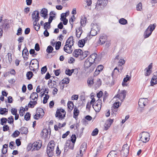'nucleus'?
I'll return each mask as SVG.
<instances>
[{"label": "nucleus", "mask_w": 157, "mask_h": 157, "mask_svg": "<svg viewBox=\"0 0 157 157\" xmlns=\"http://www.w3.org/2000/svg\"><path fill=\"white\" fill-rule=\"evenodd\" d=\"M105 6L103 5H99L97 3L95 9L98 11L101 10H103Z\"/></svg>", "instance_id": "4c0bfd02"}, {"label": "nucleus", "mask_w": 157, "mask_h": 157, "mask_svg": "<svg viewBox=\"0 0 157 157\" xmlns=\"http://www.w3.org/2000/svg\"><path fill=\"white\" fill-rule=\"evenodd\" d=\"M89 54V53L88 51H86L83 52H82V53L80 57V59L82 60L84 59Z\"/></svg>", "instance_id": "7c9ffc66"}, {"label": "nucleus", "mask_w": 157, "mask_h": 157, "mask_svg": "<svg viewBox=\"0 0 157 157\" xmlns=\"http://www.w3.org/2000/svg\"><path fill=\"white\" fill-rule=\"evenodd\" d=\"M38 97V95L35 92L32 93L30 96V98L32 100H34L35 99H37Z\"/></svg>", "instance_id": "72a5a7b5"}, {"label": "nucleus", "mask_w": 157, "mask_h": 157, "mask_svg": "<svg viewBox=\"0 0 157 157\" xmlns=\"http://www.w3.org/2000/svg\"><path fill=\"white\" fill-rule=\"evenodd\" d=\"M31 114L29 112L26 113L24 116V118L26 121H29L30 118Z\"/></svg>", "instance_id": "c03bdc74"}, {"label": "nucleus", "mask_w": 157, "mask_h": 157, "mask_svg": "<svg viewBox=\"0 0 157 157\" xmlns=\"http://www.w3.org/2000/svg\"><path fill=\"white\" fill-rule=\"evenodd\" d=\"M150 136L149 133L146 132H142L140 134V140L143 141V143H145L149 140Z\"/></svg>", "instance_id": "f03ea898"}, {"label": "nucleus", "mask_w": 157, "mask_h": 157, "mask_svg": "<svg viewBox=\"0 0 157 157\" xmlns=\"http://www.w3.org/2000/svg\"><path fill=\"white\" fill-rule=\"evenodd\" d=\"M95 104L92 105V106L96 112H99L101 109L102 101L101 100H98Z\"/></svg>", "instance_id": "423d86ee"}, {"label": "nucleus", "mask_w": 157, "mask_h": 157, "mask_svg": "<svg viewBox=\"0 0 157 157\" xmlns=\"http://www.w3.org/2000/svg\"><path fill=\"white\" fill-rule=\"evenodd\" d=\"M69 0H57V4H62L63 6H67L66 2Z\"/></svg>", "instance_id": "2f4dec72"}, {"label": "nucleus", "mask_w": 157, "mask_h": 157, "mask_svg": "<svg viewBox=\"0 0 157 157\" xmlns=\"http://www.w3.org/2000/svg\"><path fill=\"white\" fill-rule=\"evenodd\" d=\"M119 22L122 25H124L127 24L128 22L127 20L124 18H121L119 20Z\"/></svg>", "instance_id": "ea45409f"}, {"label": "nucleus", "mask_w": 157, "mask_h": 157, "mask_svg": "<svg viewBox=\"0 0 157 157\" xmlns=\"http://www.w3.org/2000/svg\"><path fill=\"white\" fill-rule=\"evenodd\" d=\"M47 153L49 157H52L53 155V150L54 148H47Z\"/></svg>", "instance_id": "dca6fc26"}, {"label": "nucleus", "mask_w": 157, "mask_h": 157, "mask_svg": "<svg viewBox=\"0 0 157 157\" xmlns=\"http://www.w3.org/2000/svg\"><path fill=\"white\" fill-rule=\"evenodd\" d=\"M152 63H151L149 65L147 68L145 69L144 71L146 70V72L145 73L146 76H148L150 74L151 72V69H152Z\"/></svg>", "instance_id": "ddd939ff"}, {"label": "nucleus", "mask_w": 157, "mask_h": 157, "mask_svg": "<svg viewBox=\"0 0 157 157\" xmlns=\"http://www.w3.org/2000/svg\"><path fill=\"white\" fill-rule=\"evenodd\" d=\"M74 43V41L73 37V36H71L66 41L65 46H66L67 45L69 44H73V45Z\"/></svg>", "instance_id": "2eb2a0df"}, {"label": "nucleus", "mask_w": 157, "mask_h": 157, "mask_svg": "<svg viewBox=\"0 0 157 157\" xmlns=\"http://www.w3.org/2000/svg\"><path fill=\"white\" fill-rule=\"evenodd\" d=\"M146 99V98H142L139 99L138 102V105L140 107L142 108L145 106V105L143 104V102H144V101Z\"/></svg>", "instance_id": "bb28decb"}, {"label": "nucleus", "mask_w": 157, "mask_h": 157, "mask_svg": "<svg viewBox=\"0 0 157 157\" xmlns=\"http://www.w3.org/2000/svg\"><path fill=\"white\" fill-rule=\"evenodd\" d=\"M129 152V148H122L120 151L121 155L122 157H126Z\"/></svg>", "instance_id": "9d476101"}, {"label": "nucleus", "mask_w": 157, "mask_h": 157, "mask_svg": "<svg viewBox=\"0 0 157 157\" xmlns=\"http://www.w3.org/2000/svg\"><path fill=\"white\" fill-rule=\"evenodd\" d=\"M86 18L85 16H83L81 17L80 24L82 26H84L86 23Z\"/></svg>", "instance_id": "5701e85b"}, {"label": "nucleus", "mask_w": 157, "mask_h": 157, "mask_svg": "<svg viewBox=\"0 0 157 157\" xmlns=\"http://www.w3.org/2000/svg\"><path fill=\"white\" fill-rule=\"evenodd\" d=\"M119 72V71L117 67H115L112 73V76L113 78V76L115 74H117V73Z\"/></svg>", "instance_id": "a18cd8bd"}, {"label": "nucleus", "mask_w": 157, "mask_h": 157, "mask_svg": "<svg viewBox=\"0 0 157 157\" xmlns=\"http://www.w3.org/2000/svg\"><path fill=\"white\" fill-rule=\"evenodd\" d=\"M72 46H73V44L67 45L66 46H65V45L63 48L64 51L67 53H71L73 51L72 48Z\"/></svg>", "instance_id": "9b49d317"}, {"label": "nucleus", "mask_w": 157, "mask_h": 157, "mask_svg": "<svg viewBox=\"0 0 157 157\" xmlns=\"http://www.w3.org/2000/svg\"><path fill=\"white\" fill-rule=\"evenodd\" d=\"M53 49V48L51 46L49 45L47 47L46 51L48 53H50L52 52Z\"/></svg>", "instance_id": "37998d69"}, {"label": "nucleus", "mask_w": 157, "mask_h": 157, "mask_svg": "<svg viewBox=\"0 0 157 157\" xmlns=\"http://www.w3.org/2000/svg\"><path fill=\"white\" fill-rule=\"evenodd\" d=\"M8 112V109L6 108H0V114L2 115H3L6 113Z\"/></svg>", "instance_id": "a19ab883"}, {"label": "nucleus", "mask_w": 157, "mask_h": 157, "mask_svg": "<svg viewBox=\"0 0 157 157\" xmlns=\"http://www.w3.org/2000/svg\"><path fill=\"white\" fill-rule=\"evenodd\" d=\"M65 74L69 76H71L72 75L71 71L70 69H67L65 71Z\"/></svg>", "instance_id": "338daca9"}, {"label": "nucleus", "mask_w": 157, "mask_h": 157, "mask_svg": "<svg viewBox=\"0 0 157 157\" xmlns=\"http://www.w3.org/2000/svg\"><path fill=\"white\" fill-rule=\"evenodd\" d=\"M55 116L56 117H58L59 119H61V120L64 119L65 117H63V115L61 113L60 110H59V109H58L57 110Z\"/></svg>", "instance_id": "a211bd4d"}, {"label": "nucleus", "mask_w": 157, "mask_h": 157, "mask_svg": "<svg viewBox=\"0 0 157 157\" xmlns=\"http://www.w3.org/2000/svg\"><path fill=\"white\" fill-rule=\"evenodd\" d=\"M40 13L43 14V16L44 19L47 18V16L48 15V10L45 8L42 9Z\"/></svg>", "instance_id": "c756f323"}, {"label": "nucleus", "mask_w": 157, "mask_h": 157, "mask_svg": "<svg viewBox=\"0 0 157 157\" xmlns=\"http://www.w3.org/2000/svg\"><path fill=\"white\" fill-rule=\"evenodd\" d=\"M150 32H151V31H150L149 29H148V28L147 29L144 33V38H147L151 35L149 34Z\"/></svg>", "instance_id": "e433bc0d"}, {"label": "nucleus", "mask_w": 157, "mask_h": 157, "mask_svg": "<svg viewBox=\"0 0 157 157\" xmlns=\"http://www.w3.org/2000/svg\"><path fill=\"white\" fill-rule=\"evenodd\" d=\"M22 29L21 28H19L17 30L16 34L17 36H19L22 34Z\"/></svg>", "instance_id": "774afa93"}, {"label": "nucleus", "mask_w": 157, "mask_h": 157, "mask_svg": "<svg viewBox=\"0 0 157 157\" xmlns=\"http://www.w3.org/2000/svg\"><path fill=\"white\" fill-rule=\"evenodd\" d=\"M97 55L96 53H94L91 54L88 58V59L93 64L95 60L97 58Z\"/></svg>", "instance_id": "f8f14e48"}, {"label": "nucleus", "mask_w": 157, "mask_h": 157, "mask_svg": "<svg viewBox=\"0 0 157 157\" xmlns=\"http://www.w3.org/2000/svg\"><path fill=\"white\" fill-rule=\"evenodd\" d=\"M61 44V42L60 41H59L56 42L55 48L56 50H58L60 48Z\"/></svg>", "instance_id": "de8ad7c7"}, {"label": "nucleus", "mask_w": 157, "mask_h": 157, "mask_svg": "<svg viewBox=\"0 0 157 157\" xmlns=\"http://www.w3.org/2000/svg\"><path fill=\"white\" fill-rule=\"evenodd\" d=\"M142 8V3L141 2H140L136 5V10L137 11H141Z\"/></svg>", "instance_id": "5fc2aeb1"}, {"label": "nucleus", "mask_w": 157, "mask_h": 157, "mask_svg": "<svg viewBox=\"0 0 157 157\" xmlns=\"http://www.w3.org/2000/svg\"><path fill=\"white\" fill-rule=\"evenodd\" d=\"M10 25L7 22H4L3 25H2V28L4 30L6 31L9 28Z\"/></svg>", "instance_id": "f704fd0d"}, {"label": "nucleus", "mask_w": 157, "mask_h": 157, "mask_svg": "<svg viewBox=\"0 0 157 157\" xmlns=\"http://www.w3.org/2000/svg\"><path fill=\"white\" fill-rule=\"evenodd\" d=\"M23 54H25L26 56H28L29 55L28 51L26 47H25L22 51V56L23 58H25V56H23Z\"/></svg>", "instance_id": "49530a36"}, {"label": "nucleus", "mask_w": 157, "mask_h": 157, "mask_svg": "<svg viewBox=\"0 0 157 157\" xmlns=\"http://www.w3.org/2000/svg\"><path fill=\"white\" fill-rule=\"evenodd\" d=\"M120 150H112L107 155V157H113L114 155H116L117 153L120 152Z\"/></svg>", "instance_id": "f3484780"}, {"label": "nucleus", "mask_w": 157, "mask_h": 157, "mask_svg": "<svg viewBox=\"0 0 157 157\" xmlns=\"http://www.w3.org/2000/svg\"><path fill=\"white\" fill-rule=\"evenodd\" d=\"M127 92L125 90H121L120 92H118L117 95L115 96L114 98H118L122 101H123L125 98Z\"/></svg>", "instance_id": "39448f33"}, {"label": "nucleus", "mask_w": 157, "mask_h": 157, "mask_svg": "<svg viewBox=\"0 0 157 157\" xmlns=\"http://www.w3.org/2000/svg\"><path fill=\"white\" fill-rule=\"evenodd\" d=\"M45 95V96L43 100V103L44 104H46L47 102V101L49 97V95L47 94H46Z\"/></svg>", "instance_id": "6e6d98bb"}, {"label": "nucleus", "mask_w": 157, "mask_h": 157, "mask_svg": "<svg viewBox=\"0 0 157 157\" xmlns=\"http://www.w3.org/2000/svg\"><path fill=\"white\" fill-rule=\"evenodd\" d=\"M82 51L80 49H75L73 53V56L75 57H78L79 56H81Z\"/></svg>", "instance_id": "4468645a"}, {"label": "nucleus", "mask_w": 157, "mask_h": 157, "mask_svg": "<svg viewBox=\"0 0 157 157\" xmlns=\"http://www.w3.org/2000/svg\"><path fill=\"white\" fill-rule=\"evenodd\" d=\"M11 112L13 115H15L17 114V110L15 108H13L11 109Z\"/></svg>", "instance_id": "69168bd1"}, {"label": "nucleus", "mask_w": 157, "mask_h": 157, "mask_svg": "<svg viewBox=\"0 0 157 157\" xmlns=\"http://www.w3.org/2000/svg\"><path fill=\"white\" fill-rule=\"evenodd\" d=\"M48 23H49L48 22L45 23L44 26V29H49L50 28L51 24L49 23V24L48 23Z\"/></svg>", "instance_id": "864d4df0"}, {"label": "nucleus", "mask_w": 157, "mask_h": 157, "mask_svg": "<svg viewBox=\"0 0 157 157\" xmlns=\"http://www.w3.org/2000/svg\"><path fill=\"white\" fill-rule=\"evenodd\" d=\"M93 63L89 60L87 59L85 62L84 64V67L85 68H88L91 67Z\"/></svg>", "instance_id": "aec40b11"}, {"label": "nucleus", "mask_w": 157, "mask_h": 157, "mask_svg": "<svg viewBox=\"0 0 157 157\" xmlns=\"http://www.w3.org/2000/svg\"><path fill=\"white\" fill-rule=\"evenodd\" d=\"M94 28H92L89 33L90 35L92 36H95L97 33V31H99L100 29V28L98 25H95L93 27Z\"/></svg>", "instance_id": "6e6552de"}, {"label": "nucleus", "mask_w": 157, "mask_h": 157, "mask_svg": "<svg viewBox=\"0 0 157 157\" xmlns=\"http://www.w3.org/2000/svg\"><path fill=\"white\" fill-rule=\"evenodd\" d=\"M55 147V142L53 140H51L48 143L47 147Z\"/></svg>", "instance_id": "8fccbe9b"}, {"label": "nucleus", "mask_w": 157, "mask_h": 157, "mask_svg": "<svg viewBox=\"0 0 157 157\" xmlns=\"http://www.w3.org/2000/svg\"><path fill=\"white\" fill-rule=\"evenodd\" d=\"M79 113V111L76 107L74 108L73 112V118L77 119V118Z\"/></svg>", "instance_id": "a878e982"}, {"label": "nucleus", "mask_w": 157, "mask_h": 157, "mask_svg": "<svg viewBox=\"0 0 157 157\" xmlns=\"http://www.w3.org/2000/svg\"><path fill=\"white\" fill-rule=\"evenodd\" d=\"M119 102H116L114 103L113 107L114 109H117L120 106V104L121 105V104L119 103Z\"/></svg>", "instance_id": "13d9d810"}, {"label": "nucleus", "mask_w": 157, "mask_h": 157, "mask_svg": "<svg viewBox=\"0 0 157 157\" xmlns=\"http://www.w3.org/2000/svg\"><path fill=\"white\" fill-rule=\"evenodd\" d=\"M131 77H130L128 75H127L126 77L124 78L123 80V81L122 82V85L123 86H127V84L125 83L128 81L130 80Z\"/></svg>", "instance_id": "c85d7f7f"}, {"label": "nucleus", "mask_w": 157, "mask_h": 157, "mask_svg": "<svg viewBox=\"0 0 157 157\" xmlns=\"http://www.w3.org/2000/svg\"><path fill=\"white\" fill-rule=\"evenodd\" d=\"M20 133V132L17 130H16L12 134V136L14 137H17L19 135Z\"/></svg>", "instance_id": "e2e57ef3"}, {"label": "nucleus", "mask_w": 157, "mask_h": 157, "mask_svg": "<svg viewBox=\"0 0 157 157\" xmlns=\"http://www.w3.org/2000/svg\"><path fill=\"white\" fill-rule=\"evenodd\" d=\"M20 131L21 134H27L28 132V128L25 127H22L19 129Z\"/></svg>", "instance_id": "4be33fe9"}, {"label": "nucleus", "mask_w": 157, "mask_h": 157, "mask_svg": "<svg viewBox=\"0 0 157 157\" xmlns=\"http://www.w3.org/2000/svg\"><path fill=\"white\" fill-rule=\"evenodd\" d=\"M97 3L99 5H103L105 6L107 4V0H98Z\"/></svg>", "instance_id": "473e14b6"}, {"label": "nucleus", "mask_w": 157, "mask_h": 157, "mask_svg": "<svg viewBox=\"0 0 157 157\" xmlns=\"http://www.w3.org/2000/svg\"><path fill=\"white\" fill-rule=\"evenodd\" d=\"M7 120L6 118L3 117L1 119V124L2 125H4V123H6Z\"/></svg>", "instance_id": "bf43d9fd"}, {"label": "nucleus", "mask_w": 157, "mask_h": 157, "mask_svg": "<svg viewBox=\"0 0 157 157\" xmlns=\"http://www.w3.org/2000/svg\"><path fill=\"white\" fill-rule=\"evenodd\" d=\"M155 27V24L153 25H150L147 27V29L148 28V29H149L151 31L149 34L151 35V34L152 32L154 30Z\"/></svg>", "instance_id": "c9c22d12"}, {"label": "nucleus", "mask_w": 157, "mask_h": 157, "mask_svg": "<svg viewBox=\"0 0 157 157\" xmlns=\"http://www.w3.org/2000/svg\"><path fill=\"white\" fill-rule=\"evenodd\" d=\"M47 71V67L46 66H45L41 68V71L42 74H43L45 73Z\"/></svg>", "instance_id": "052dcab7"}, {"label": "nucleus", "mask_w": 157, "mask_h": 157, "mask_svg": "<svg viewBox=\"0 0 157 157\" xmlns=\"http://www.w3.org/2000/svg\"><path fill=\"white\" fill-rule=\"evenodd\" d=\"M76 140L75 134H73L71 137V140H68L66 143V146L67 147H74Z\"/></svg>", "instance_id": "7ed1b4c3"}, {"label": "nucleus", "mask_w": 157, "mask_h": 157, "mask_svg": "<svg viewBox=\"0 0 157 157\" xmlns=\"http://www.w3.org/2000/svg\"><path fill=\"white\" fill-rule=\"evenodd\" d=\"M26 75L27 79L30 80L33 77V74L32 71H29L27 72Z\"/></svg>", "instance_id": "58836bf2"}, {"label": "nucleus", "mask_w": 157, "mask_h": 157, "mask_svg": "<svg viewBox=\"0 0 157 157\" xmlns=\"http://www.w3.org/2000/svg\"><path fill=\"white\" fill-rule=\"evenodd\" d=\"M70 79L68 78H63L62 80V84H67L69 83Z\"/></svg>", "instance_id": "09e8293b"}, {"label": "nucleus", "mask_w": 157, "mask_h": 157, "mask_svg": "<svg viewBox=\"0 0 157 157\" xmlns=\"http://www.w3.org/2000/svg\"><path fill=\"white\" fill-rule=\"evenodd\" d=\"M32 18L33 19H35V21L34 22L33 25L35 26L37 25V22L39 20L40 17H39V13L36 10L33 11L32 14Z\"/></svg>", "instance_id": "20e7f679"}, {"label": "nucleus", "mask_w": 157, "mask_h": 157, "mask_svg": "<svg viewBox=\"0 0 157 157\" xmlns=\"http://www.w3.org/2000/svg\"><path fill=\"white\" fill-rule=\"evenodd\" d=\"M86 150L85 148H80L79 152L78 153L79 154H83L85 152Z\"/></svg>", "instance_id": "0e129e2a"}, {"label": "nucleus", "mask_w": 157, "mask_h": 157, "mask_svg": "<svg viewBox=\"0 0 157 157\" xmlns=\"http://www.w3.org/2000/svg\"><path fill=\"white\" fill-rule=\"evenodd\" d=\"M82 33V27L81 26L79 27L78 29H76V36L79 38L80 37Z\"/></svg>", "instance_id": "b1692460"}, {"label": "nucleus", "mask_w": 157, "mask_h": 157, "mask_svg": "<svg viewBox=\"0 0 157 157\" xmlns=\"http://www.w3.org/2000/svg\"><path fill=\"white\" fill-rule=\"evenodd\" d=\"M68 111L70 112L74 108V105L73 102L71 101H68L67 104Z\"/></svg>", "instance_id": "393cba45"}, {"label": "nucleus", "mask_w": 157, "mask_h": 157, "mask_svg": "<svg viewBox=\"0 0 157 157\" xmlns=\"http://www.w3.org/2000/svg\"><path fill=\"white\" fill-rule=\"evenodd\" d=\"M14 122L13 117L12 116H10L8 118V123L10 124H13Z\"/></svg>", "instance_id": "3c124183"}, {"label": "nucleus", "mask_w": 157, "mask_h": 157, "mask_svg": "<svg viewBox=\"0 0 157 157\" xmlns=\"http://www.w3.org/2000/svg\"><path fill=\"white\" fill-rule=\"evenodd\" d=\"M157 83V77L156 75H154L151 78V86H153Z\"/></svg>", "instance_id": "412c9836"}, {"label": "nucleus", "mask_w": 157, "mask_h": 157, "mask_svg": "<svg viewBox=\"0 0 157 157\" xmlns=\"http://www.w3.org/2000/svg\"><path fill=\"white\" fill-rule=\"evenodd\" d=\"M37 113L40 116L41 118L44 115V113L43 109L40 108H38L36 109Z\"/></svg>", "instance_id": "cd10ccee"}, {"label": "nucleus", "mask_w": 157, "mask_h": 157, "mask_svg": "<svg viewBox=\"0 0 157 157\" xmlns=\"http://www.w3.org/2000/svg\"><path fill=\"white\" fill-rule=\"evenodd\" d=\"M42 142L41 140H39L37 141L34 142L33 143L29 144L27 147H41Z\"/></svg>", "instance_id": "0eeeda50"}, {"label": "nucleus", "mask_w": 157, "mask_h": 157, "mask_svg": "<svg viewBox=\"0 0 157 157\" xmlns=\"http://www.w3.org/2000/svg\"><path fill=\"white\" fill-rule=\"evenodd\" d=\"M49 132L47 129L45 128L43 129L41 131V135L44 138H46L48 136V134Z\"/></svg>", "instance_id": "6ab92c4d"}, {"label": "nucleus", "mask_w": 157, "mask_h": 157, "mask_svg": "<svg viewBox=\"0 0 157 157\" xmlns=\"http://www.w3.org/2000/svg\"><path fill=\"white\" fill-rule=\"evenodd\" d=\"M111 125L109 124L108 122H106L104 125V130H107L110 127Z\"/></svg>", "instance_id": "680f3d73"}, {"label": "nucleus", "mask_w": 157, "mask_h": 157, "mask_svg": "<svg viewBox=\"0 0 157 157\" xmlns=\"http://www.w3.org/2000/svg\"><path fill=\"white\" fill-rule=\"evenodd\" d=\"M98 130L97 128H95L92 132L91 135L92 136H96L98 133Z\"/></svg>", "instance_id": "4d7b16f0"}, {"label": "nucleus", "mask_w": 157, "mask_h": 157, "mask_svg": "<svg viewBox=\"0 0 157 157\" xmlns=\"http://www.w3.org/2000/svg\"><path fill=\"white\" fill-rule=\"evenodd\" d=\"M39 62L37 59H32L29 64V67L31 71H35L36 73L39 69Z\"/></svg>", "instance_id": "f257e3e1"}, {"label": "nucleus", "mask_w": 157, "mask_h": 157, "mask_svg": "<svg viewBox=\"0 0 157 157\" xmlns=\"http://www.w3.org/2000/svg\"><path fill=\"white\" fill-rule=\"evenodd\" d=\"M87 83L89 86L92 85L94 83L93 79L91 78H88L87 81Z\"/></svg>", "instance_id": "603ef678"}, {"label": "nucleus", "mask_w": 157, "mask_h": 157, "mask_svg": "<svg viewBox=\"0 0 157 157\" xmlns=\"http://www.w3.org/2000/svg\"><path fill=\"white\" fill-rule=\"evenodd\" d=\"M107 40V36L104 34H102L100 35V37L98 42V43H101V44H104Z\"/></svg>", "instance_id": "1a4fd4ad"}, {"label": "nucleus", "mask_w": 157, "mask_h": 157, "mask_svg": "<svg viewBox=\"0 0 157 157\" xmlns=\"http://www.w3.org/2000/svg\"><path fill=\"white\" fill-rule=\"evenodd\" d=\"M85 42L82 39L80 40L78 42V46L79 47L82 48L85 45Z\"/></svg>", "instance_id": "79ce46f5"}]
</instances>
